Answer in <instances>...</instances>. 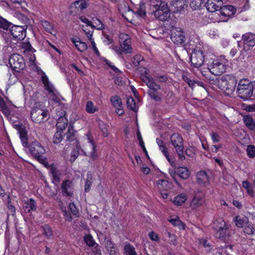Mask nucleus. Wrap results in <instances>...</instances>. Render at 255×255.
Masks as SVG:
<instances>
[{"label":"nucleus","instance_id":"nucleus-60","mask_svg":"<svg viewBox=\"0 0 255 255\" xmlns=\"http://www.w3.org/2000/svg\"><path fill=\"white\" fill-rule=\"evenodd\" d=\"M143 60V58L140 55H135L132 58V62L135 67L138 66L141 61Z\"/></svg>","mask_w":255,"mask_h":255},{"label":"nucleus","instance_id":"nucleus-35","mask_svg":"<svg viewBox=\"0 0 255 255\" xmlns=\"http://www.w3.org/2000/svg\"><path fill=\"white\" fill-rule=\"evenodd\" d=\"M187 200V196L185 193H181L174 198L173 203L176 206L182 205Z\"/></svg>","mask_w":255,"mask_h":255},{"label":"nucleus","instance_id":"nucleus-3","mask_svg":"<svg viewBox=\"0 0 255 255\" xmlns=\"http://www.w3.org/2000/svg\"><path fill=\"white\" fill-rule=\"evenodd\" d=\"M228 61L224 56L217 59H211L208 64V70L213 75L219 76L226 72Z\"/></svg>","mask_w":255,"mask_h":255},{"label":"nucleus","instance_id":"nucleus-36","mask_svg":"<svg viewBox=\"0 0 255 255\" xmlns=\"http://www.w3.org/2000/svg\"><path fill=\"white\" fill-rule=\"evenodd\" d=\"M68 122V119L65 116L60 117L58 118L56 125L57 128L60 131L63 130L67 127Z\"/></svg>","mask_w":255,"mask_h":255},{"label":"nucleus","instance_id":"nucleus-10","mask_svg":"<svg viewBox=\"0 0 255 255\" xmlns=\"http://www.w3.org/2000/svg\"><path fill=\"white\" fill-rule=\"evenodd\" d=\"M169 173L174 182L180 187L181 186V185L176 179V176L177 175L184 180L187 179L190 176V170L187 167L184 166L176 167L174 169V171H170Z\"/></svg>","mask_w":255,"mask_h":255},{"label":"nucleus","instance_id":"nucleus-33","mask_svg":"<svg viewBox=\"0 0 255 255\" xmlns=\"http://www.w3.org/2000/svg\"><path fill=\"white\" fill-rule=\"evenodd\" d=\"M41 98L42 96L39 92H34L30 100V105L31 108L42 106L40 101Z\"/></svg>","mask_w":255,"mask_h":255},{"label":"nucleus","instance_id":"nucleus-20","mask_svg":"<svg viewBox=\"0 0 255 255\" xmlns=\"http://www.w3.org/2000/svg\"><path fill=\"white\" fill-rule=\"evenodd\" d=\"M112 105L116 108V113L122 116L124 114L121 98L118 95L112 96L110 99Z\"/></svg>","mask_w":255,"mask_h":255},{"label":"nucleus","instance_id":"nucleus-59","mask_svg":"<svg viewBox=\"0 0 255 255\" xmlns=\"http://www.w3.org/2000/svg\"><path fill=\"white\" fill-rule=\"evenodd\" d=\"M103 60L104 62L111 69L114 71L115 73H119L120 72V70L116 67L115 65H114L110 61L108 60L106 58L103 57Z\"/></svg>","mask_w":255,"mask_h":255},{"label":"nucleus","instance_id":"nucleus-50","mask_svg":"<svg viewBox=\"0 0 255 255\" xmlns=\"http://www.w3.org/2000/svg\"><path fill=\"white\" fill-rule=\"evenodd\" d=\"M11 25V23L0 16V29L7 30Z\"/></svg>","mask_w":255,"mask_h":255},{"label":"nucleus","instance_id":"nucleus-37","mask_svg":"<svg viewBox=\"0 0 255 255\" xmlns=\"http://www.w3.org/2000/svg\"><path fill=\"white\" fill-rule=\"evenodd\" d=\"M168 220L174 227H177L180 230L185 229V225L179 219V217L177 216L175 218L170 217Z\"/></svg>","mask_w":255,"mask_h":255},{"label":"nucleus","instance_id":"nucleus-13","mask_svg":"<svg viewBox=\"0 0 255 255\" xmlns=\"http://www.w3.org/2000/svg\"><path fill=\"white\" fill-rule=\"evenodd\" d=\"M241 40L243 44L244 50L247 51L255 46V33L247 32L242 35Z\"/></svg>","mask_w":255,"mask_h":255},{"label":"nucleus","instance_id":"nucleus-40","mask_svg":"<svg viewBox=\"0 0 255 255\" xmlns=\"http://www.w3.org/2000/svg\"><path fill=\"white\" fill-rule=\"evenodd\" d=\"M234 221L238 227L242 228L249 221V219L246 216L241 217L239 216H236L234 218Z\"/></svg>","mask_w":255,"mask_h":255},{"label":"nucleus","instance_id":"nucleus-48","mask_svg":"<svg viewBox=\"0 0 255 255\" xmlns=\"http://www.w3.org/2000/svg\"><path fill=\"white\" fill-rule=\"evenodd\" d=\"M83 238L84 242L89 247H93L96 244L92 236L90 234H86Z\"/></svg>","mask_w":255,"mask_h":255},{"label":"nucleus","instance_id":"nucleus-62","mask_svg":"<svg viewBox=\"0 0 255 255\" xmlns=\"http://www.w3.org/2000/svg\"><path fill=\"white\" fill-rule=\"evenodd\" d=\"M210 136L214 143L219 142L221 139V137L219 133L216 132H211L210 133Z\"/></svg>","mask_w":255,"mask_h":255},{"label":"nucleus","instance_id":"nucleus-5","mask_svg":"<svg viewBox=\"0 0 255 255\" xmlns=\"http://www.w3.org/2000/svg\"><path fill=\"white\" fill-rule=\"evenodd\" d=\"M42 106L31 108L30 117L32 121L36 123H44L48 120V111L42 108Z\"/></svg>","mask_w":255,"mask_h":255},{"label":"nucleus","instance_id":"nucleus-18","mask_svg":"<svg viewBox=\"0 0 255 255\" xmlns=\"http://www.w3.org/2000/svg\"><path fill=\"white\" fill-rule=\"evenodd\" d=\"M223 4L222 0H207L205 5L209 12H213L220 10Z\"/></svg>","mask_w":255,"mask_h":255},{"label":"nucleus","instance_id":"nucleus-29","mask_svg":"<svg viewBox=\"0 0 255 255\" xmlns=\"http://www.w3.org/2000/svg\"><path fill=\"white\" fill-rule=\"evenodd\" d=\"M71 41L79 52H83L86 50L88 48L87 43L80 40V38L78 37L76 38L72 37Z\"/></svg>","mask_w":255,"mask_h":255},{"label":"nucleus","instance_id":"nucleus-64","mask_svg":"<svg viewBox=\"0 0 255 255\" xmlns=\"http://www.w3.org/2000/svg\"><path fill=\"white\" fill-rule=\"evenodd\" d=\"M127 106L128 109L134 110L135 108V102L133 98L130 97L128 99Z\"/></svg>","mask_w":255,"mask_h":255},{"label":"nucleus","instance_id":"nucleus-57","mask_svg":"<svg viewBox=\"0 0 255 255\" xmlns=\"http://www.w3.org/2000/svg\"><path fill=\"white\" fill-rule=\"evenodd\" d=\"M102 39L104 43L106 45H109L114 42L113 36L105 33L103 34Z\"/></svg>","mask_w":255,"mask_h":255},{"label":"nucleus","instance_id":"nucleus-19","mask_svg":"<svg viewBox=\"0 0 255 255\" xmlns=\"http://www.w3.org/2000/svg\"><path fill=\"white\" fill-rule=\"evenodd\" d=\"M80 154L84 156L88 155L87 152L81 148L79 141L77 140V143L71 152L69 161L71 163L74 162Z\"/></svg>","mask_w":255,"mask_h":255},{"label":"nucleus","instance_id":"nucleus-32","mask_svg":"<svg viewBox=\"0 0 255 255\" xmlns=\"http://www.w3.org/2000/svg\"><path fill=\"white\" fill-rule=\"evenodd\" d=\"M88 0H77L72 3L69 8L75 7L77 9L83 10L88 7Z\"/></svg>","mask_w":255,"mask_h":255},{"label":"nucleus","instance_id":"nucleus-28","mask_svg":"<svg viewBox=\"0 0 255 255\" xmlns=\"http://www.w3.org/2000/svg\"><path fill=\"white\" fill-rule=\"evenodd\" d=\"M154 184L160 192L167 191L171 188V184L166 180H158Z\"/></svg>","mask_w":255,"mask_h":255},{"label":"nucleus","instance_id":"nucleus-23","mask_svg":"<svg viewBox=\"0 0 255 255\" xmlns=\"http://www.w3.org/2000/svg\"><path fill=\"white\" fill-rule=\"evenodd\" d=\"M46 167H49L50 168V172L52 176V182L55 184L59 183L60 182V176L61 175V173L60 170H58L53 164H52L50 165L48 164Z\"/></svg>","mask_w":255,"mask_h":255},{"label":"nucleus","instance_id":"nucleus-51","mask_svg":"<svg viewBox=\"0 0 255 255\" xmlns=\"http://www.w3.org/2000/svg\"><path fill=\"white\" fill-rule=\"evenodd\" d=\"M135 13L140 17L144 18L146 15L145 5L142 3L139 4L138 8L135 12Z\"/></svg>","mask_w":255,"mask_h":255},{"label":"nucleus","instance_id":"nucleus-8","mask_svg":"<svg viewBox=\"0 0 255 255\" xmlns=\"http://www.w3.org/2000/svg\"><path fill=\"white\" fill-rule=\"evenodd\" d=\"M119 42L120 46L117 50L118 53L128 54L132 52L131 38L128 34L125 33H121L119 35Z\"/></svg>","mask_w":255,"mask_h":255},{"label":"nucleus","instance_id":"nucleus-46","mask_svg":"<svg viewBox=\"0 0 255 255\" xmlns=\"http://www.w3.org/2000/svg\"><path fill=\"white\" fill-rule=\"evenodd\" d=\"M243 187L246 190L247 193L252 197L255 196V193L253 186L248 181H244L242 182Z\"/></svg>","mask_w":255,"mask_h":255},{"label":"nucleus","instance_id":"nucleus-25","mask_svg":"<svg viewBox=\"0 0 255 255\" xmlns=\"http://www.w3.org/2000/svg\"><path fill=\"white\" fill-rule=\"evenodd\" d=\"M40 230L43 236L47 240H51L54 237V231L48 224H44L40 226Z\"/></svg>","mask_w":255,"mask_h":255},{"label":"nucleus","instance_id":"nucleus-34","mask_svg":"<svg viewBox=\"0 0 255 255\" xmlns=\"http://www.w3.org/2000/svg\"><path fill=\"white\" fill-rule=\"evenodd\" d=\"M76 131L74 130V127L70 125L68 127V130L66 132V139L69 142L75 141L77 143V137L76 135Z\"/></svg>","mask_w":255,"mask_h":255},{"label":"nucleus","instance_id":"nucleus-31","mask_svg":"<svg viewBox=\"0 0 255 255\" xmlns=\"http://www.w3.org/2000/svg\"><path fill=\"white\" fill-rule=\"evenodd\" d=\"M166 95L164 98V100L166 105L169 107H173L176 103V98L173 91H169L165 93Z\"/></svg>","mask_w":255,"mask_h":255},{"label":"nucleus","instance_id":"nucleus-61","mask_svg":"<svg viewBox=\"0 0 255 255\" xmlns=\"http://www.w3.org/2000/svg\"><path fill=\"white\" fill-rule=\"evenodd\" d=\"M95 28V27H91V30L89 29L88 28H84L83 27V30L85 32V34L86 35L87 37L89 39V40L91 41L92 40H94L92 36H93V33L94 32L93 29Z\"/></svg>","mask_w":255,"mask_h":255},{"label":"nucleus","instance_id":"nucleus-7","mask_svg":"<svg viewBox=\"0 0 255 255\" xmlns=\"http://www.w3.org/2000/svg\"><path fill=\"white\" fill-rule=\"evenodd\" d=\"M170 141L175 149L179 159L181 161L184 160L185 156L184 154V145L182 136L178 133H174L170 137Z\"/></svg>","mask_w":255,"mask_h":255},{"label":"nucleus","instance_id":"nucleus-56","mask_svg":"<svg viewBox=\"0 0 255 255\" xmlns=\"http://www.w3.org/2000/svg\"><path fill=\"white\" fill-rule=\"evenodd\" d=\"M247 155L250 158H254L255 157V146L253 145H249L247 148Z\"/></svg>","mask_w":255,"mask_h":255},{"label":"nucleus","instance_id":"nucleus-53","mask_svg":"<svg viewBox=\"0 0 255 255\" xmlns=\"http://www.w3.org/2000/svg\"><path fill=\"white\" fill-rule=\"evenodd\" d=\"M63 138V136L62 131H57L54 133L53 142L55 144H58L62 141Z\"/></svg>","mask_w":255,"mask_h":255},{"label":"nucleus","instance_id":"nucleus-2","mask_svg":"<svg viewBox=\"0 0 255 255\" xmlns=\"http://www.w3.org/2000/svg\"><path fill=\"white\" fill-rule=\"evenodd\" d=\"M31 155L39 163L43 164L45 167L48 165L47 159L44 156L46 152L45 148L38 141L34 140L29 143L28 148Z\"/></svg>","mask_w":255,"mask_h":255},{"label":"nucleus","instance_id":"nucleus-41","mask_svg":"<svg viewBox=\"0 0 255 255\" xmlns=\"http://www.w3.org/2000/svg\"><path fill=\"white\" fill-rule=\"evenodd\" d=\"M6 196V204L8 209V214L11 216H14L15 215L16 212L15 207L11 203V197L9 195V193H8Z\"/></svg>","mask_w":255,"mask_h":255},{"label":"nucleus","instance_id":"nucleus-11","mask_svg":"<svg viewBox=\"0 0 255 255\" xmlns=\"http://www.w3.org/2000/svg\"><path fill=\"white\" fill-rule=\"evenodd\" d=\"M153 13L156 19L162 21L168 20L170 17L169 8L165 2H160Z\"/></svg>","mask_w":255,"mask_h":255},{"label":"nucleus","instance_id":"nucleus-52","mask_svg":"<svg viewBox=\"0 0 255 255\" xmlns=\"http://www.w3.org/2000/svg\"><path fill=\"white\" fill-rule=\"evenodd\" d=\"M68 208L70 209L71 214L75 217H79L80 213L79 209L77 208L75 204L73 202H70L69 204Z\"/></svg>","mask_w":255,"mask_h":255},{"label":"nucleus","instance_id":"nucleus-49","mask_svg":"<svg viewBox=\"0 0 255 255\" xmlns=\"http://www.w3.org/2000/svg\"><path fill=\"white\" fill-rule=\"evenodd\" d=\"M245 227L244 229V232L246 234L248 235H253L255 231V229L254 227L253 224L251 222H249V221L245 225Z\"/></svg>","mask_w":255,"mask_h":255},{"label":"nucleus","instance_id":"nucleus-30","mask_svg":"<svg viewBox=\"0 0 255 255\" xmlns=\"http://www.w3.org/2000/svg\"><path fill=\"white\" fill-rule=\"evenodd\" d=\"M197 182L203 185L209 183V176L205 171L201 170L197 173Z\"/></svg>","mask_w":255,"mask_h":255},{"label":"nucleus","instance_id":"nucleus-63","mask_svg":"<svg viewBox=\"0 0 255 255\" xmlns=\"http://www.w3.org/2000/svg\"><path fill=\"white\" fill-rule=\"evenodd\" d=\"M185 152L188 157H193L196 154V150L194 147L190 146L186 149Z\"/></svg>","mask_w":255,"mask_h":255},{"label":"nucleus","instance_id":"nucleus-39","mask_svg":"<svg viewBox=\"0 0 255 255\" xmlns=\"http://www.w3.org/2000/svg\"><path fill=\"white\" fill-rule=\"evenodd\" d=\"M159 90H148L147 94L150 98L155 102L161 101V94L158 92Z\"/></svg>","mask_w":255,"mask_h":255},{"label":"nucleus","instance_id":"nucleus-15","mask_svg":"<svg viewBox=\"0 0 255 255\" xmlns=\"http://www.w3.org/2000/svg\"><path fill=\"white\" fill-rule=\"evenodd\" d=\"M62 195L66 197H72L74 195V184L70 179L64 180L61 185Z\"/></svg>","mask_w":255,"mask_h":255},{"label":"nucleus","instance_id":"nucleus-17","mask_svg":"<svg viewBox=\"0 0 255 255\" xmlns=\"http://www.w3.org/2000/svg\"><path fill=\"white\" fill-rule=\"evenodd\" d=\"M144 72L145 74L141 75V79L149 88L148 90H160V86L154 81L151 76L147 75L146 70H145Z\"/></svg>","mask_w":255,"mask_h":255},{"label":"nucleus","instance_id":"nucleus-55","mask_svg":"<svg viewBox=\"0 0 255 255\" xmlns=\"http://www.w3.org/2000/svg\"><path fill=\"white\" fill-rule=\"evenodd\" d=\"M202 0H191L190 6L193 10L199 9L201 6Z\"/></svg>","mask_w":255,"mask_h":255},{"label":"nucleus","instance_id":"nucleus-12","mask_svg":"<svg viewBox=\"0 0 255 255\" xmlns=\"http://www.w3.org/2000/svg\"><path fill=\"white\" fill-rule=\"evenodd\" d=\"M27 28L26 24L23 26L14 25L11 26L10 32L13 39L17 41L23 40L26 36Z\"/></svg>","mask_w":255,"mask_h":255},{"label":"nucleus","instance_id":"nucleus-27","mask_svg":"<svg viewBox=\"0 0 255 255\" xmlns=\"http://www.w3.org/2000/svg\"><path fill=\"white\" fill-rule=\"evenodd\" d=\"M40 22L43 28L47 32L52 35H55L57 34V30L53 23L50 22L46 20H41Z\"/></svg>","mask_w":255,"mask_h":255},{"label":"nucleus","instance_id":"nucleus-24","mask_svg":"<svg viewBox=\"0 0 255 255\" xmlns=\"http://www.w3.org/2000/svg\"><path fill=\"white\" fill-rule=\"evenodd\" d=\"M23 208L27 213L35 211L37 209L36 201L32 198L27 199L23 202Z\"/></svg>","mask_w":255,"mask_h":255},{"label":"nucleus","instance_id":"nucleus-42","mask_svg":"<svg viewBox=\"0 0 255 255\" xmlns=\"http://www.w3.org/2000/svg\"><path fill=\"white\" fill-rule=\"evenodd\" d=\"M124 255H137L135 248L129 243H127L124 248Z\"/></svg>","mask_w":255,"mask_h":255},{"label":"nucleus","instance_id":"nucleus-16","mask_svg":"<svg viewBox=\"0 0 255 255\" xmlns=\"http://www.w3.org/2000/svg\"><path fill=\"white\" fill-rule=\"evenodd\" d=\"M205 203V196L202 192H198L193 195L190 206L192 209H196L204 205Z\"/></svg>","mask_w":255,"mask_h":255},{"label":"nucleus","instance_id":"nucleus-47","mask_svg":"<svg viewBox=\"0 0 255 255\" xmlns=\"http://www.w3.org/2000/svg\"><path fill=\"white\" fill-rule=\"evenodd\" d=\"M243 121L245 125L250 128H255L253 119L249 115L245 116L243 118Z\"/></svg>","mask_w":255,"mask_h":255},{"label":"nucleus","instance_id":"nucleus-21","mask_svg":"<svg viewBox=\"0 0 255 255\" xmlns=\"http://www.w3.org/2000/svg\"><path fill=\"white\" fill-rule=\"evenodd\" d=\"M171 39L175 44L181 45L185 43L186 37L183 31H179L171 33Z\"/></svg>","mask_w":255,"mask_h":255},{"label":"nucleus","instance_id":"nucleus-1","mask_svg":"<svg viewBox=\"0 0 255 255\" xmlns=\"http://www.w3.org/2000/svg\"><path fill=\"white\" fill-rule=\"evenodd\" d=\"M237 91L238 97L244 101L255 100V81L243 78L239 81Z\"/></svg>","mask_w":255,"mask_h":255},{"label":"nucleus","instance_id":"nucleus-9","mask_svg":"<svg viewBox=\"0 0 255 255\" xmlns=\"http://www.w3.org/2000/svg\"><path fill=\"white\" fill-rule=\"evenodd\" d=\"M205 61V55L203 50L199 47H195L190 57L191 65L195 68H199Z\"/></svg>","mask_w":255,"mask_h":255},{"label":"nucleus","instance_id":"nucleus-6","mask_svg":"<svg viewBox=\"0 0 255 255\" xmlns=\"http://www.w3.org/2000/svg\"><path fill=\"white\" fill-rule=\"evenodd\" d=\"M8 63L13 72L20 73L25 67V62L23 56L19 54H11Z\"/></svg>","mask_w":255,"mask_h":255},{"label":"nucleus","instance_id":"nucleus-38","mask_svg":"<svg viewBox=\"0 0 255 255\" xmlns=\"http://www.w3.org/2000/svg\"><path fill=\"white\" fill-rule=\"evenodd\" d=\"M41 81L43 84L45 89L49 92H53V86L50 84L48 77L46 76L45 73L42 71V74L41 76Z\"/></svg>","mask_w":255,"mask_h":255},{"label":"nucleus","instance_id":"nucleus-14","mask_svg":"<svg viewBox=\"0 0 255 255\" xmlns=\"http://www.w3.org/2000/svg\"><path fill=\"white\" fill-rule=\"evenodd\" d=\"M230 75H226L222 77V80H225L224 89L225 93L228 95H232L235 91L237 81L235 78H230Z\"/></svg>","mask_w":255,"mask_h":255},{"label":"nucleus","instance_id":"nucleus-22","mask_svg":"<svg viewBox=\"0 0 255 255\" xmlns=\"http://www.w3.org/2000/svg\"><path fill=\"white\" fill-rule=\"evenodd\" d=\"M172 6L174 12H180L187 7V0H173Z\"/></svg>","mask_w":255,"mask_h":255},{"label":"nucleus","instance_id":"nucleus-4","mask_svg":"<svg viewBox=\"0 0 255 255\" xmlns=\"http://www.w3.org/2000/svg\"><path fill=\"white\" fill-rule=\"evenodd\" d=\"M212 228L216 238L225 241L230 236L229 226L222 218L217 219L214 222Z\"/></svg>","mask_w":255,"mask_h":255},{"label":"nucleus","instance_id":"nucleus-58","mask_svg":"<svg viewBox=\"0 0 255 255\" xmlns=\"http://www.w3.org/2000/svg\"><path fill=\"white\" fill-rule=\"evenodd\" d=\"M0 109L2 113L4 114H6L7 112H9L7 105L5 102L3 98L0 96Z\"/></svg>","mask_w":255,"mask_h":255},{"label":"nucleus","instance_id":"nucleus-45","mask_svg":"<svg viewBox=\"0 0 255 255\" xmlns=\"http://www.w3.org/2000/svg\"><path fill=\"white\" fill-rule=\"evenodd\" d=\"M93 183V177L91 172H89L87 175V178L85 183V192H89Z\"/></svg>","mask_w":255,"mask_h":255},{"label":"nucleus","instance_id":"nucleus-44","mask_svg":"<svg viewBox=\"0 0 255 255\" xmlns=\"http://www.w3.org/2000/svg\"><path fill=\"white\" fill-rule=\"evenodd\" d=\"M182 77L183 80L187 83L191 88L193 89L194 88L196 82L191 78V76L190 74H183Z\"/></svg>","mask_w":255,"mask_h":255},{"label":"nucleus","instance_id":"nucleus-54","mask_svg":"<svg viewBox=\"0 0 255 255\" xmlns=\"http://www.w3.org/2000/svg\"><path fill=\"white\" fill-rule=\"evenodd\" d=\"M96 145H94V147H92V151L89 155L90 158L89 161H94L98 158V154L96 151Z\"/></svg>","mask_w":255,"mask_h":255},{"label":"nucleus","instance_id":"nucleus-26","mask_svg":"<svg viewBox=\"0 0 255 255\" xmlns=\"http://www.w3.org/2000/svg\"><path fill=\"white\" fill-rule=\"evenodd\" d=\"M222 15L226 17H231L236 12V8L231 5H225L221 6L220 9Z\"/></svg>","mask_w":255,"mask_h":255},{"label":"nucleus","instance_id":"nucleus-43","mask_svg":"<svg viewBox=\"0 0 255 255\" xmlns=\"http://www.w3.org/2000/svg\"><path fill=\"white\" fill-rule=\"evenodd\" d=\"M99 111V108L94 105V103L91 101H88L86 103V111L89 114H94Z\"/></svg>","mask_w":255,"mask_h":255}]
</instances>
